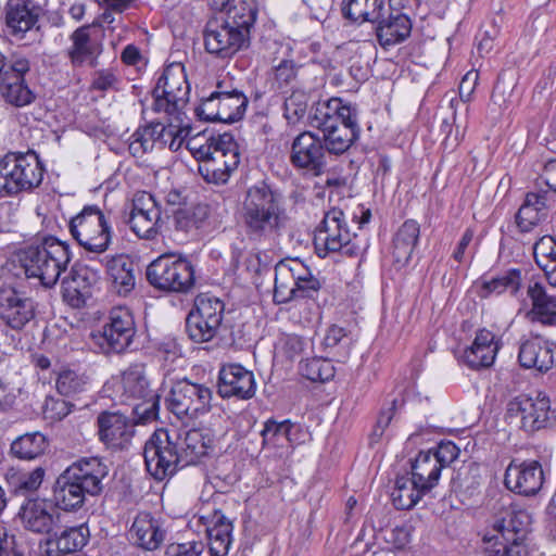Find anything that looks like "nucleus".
<instances>
[{"label":"nucleus","mask_w":556,"mask_h":556,"mask_svg":"<svg viewBox=\"0 0 556 556\" xmlns=\"http://www.w3.org/2000/svg\"><path fill=\"white\" fill-rule=\"evenodd\" d=\"M109 475V466L99 457H83L56 478L52 489L55 507L64 511H77L87 496H98L103 492V480Z\"/></svg>","instance_id":"obj_1"},{"label":"nucleus","mask_w":556,"mask_h":556,"mask_svg":"<svg viewBox=\"0 0 556 556\" xmlns=\"http://www.w3.org/2000/svg\"><path fill=\"white\" fill-rule=\"evenodd\" d=\"M309 125L323 132L325 147L330 154L345 153L361 135L357 111L339 98L318 101L308 114Z\"/></svg>","instance_id":"obj_2"},{"label":"nucleus","mask_w":556,"mask_h":556,"mask_svg":"<svg viewBox=\"0 0 556 556\" xmlns=\"http://www.w3.org/2000/svg\"><path fill=\"white\" fill-rule=\"evenodd\" d=\"M241 219L250 239L261 240L278 233L286 219L281 194L265 182L252 186L242 203Z\"/></svg>","instance_id":"obj_3"},{"label":"nucleus","mask_w":556,"mask_h":556,"mask_svg":"<svg viewBox=\"0 0 556 556\" xmlns=\"http://www.w3.org/2000/svg\"><path fill=\"white\" fill-rule=\"evenodd\" d=\"M16 257L27 278H37L45 288H52L67 268L72 255L66 242L49 236L37 244L21 249Z\"/></svg>","instance_id":"obj_4"},{"label":"nucleus","mask_w":556,"mask_h":556,"mask_svg":"<svg viewBox=\"0 0 556 556\" xmlns=\"http://www.w3.org/2000/svg\"><path fill=\"white\" fill-rule=\"evenodd\" d=\"M45 172V165L34 150L8 152L0 160V194L16 197L33 192L41 186Z\"/></svg>","instance_id":"obj_5"},{"label":"nucleus","mask_w":556,"mask_h":556,"mask_svg":"<svg viewBox=\"0 0 556 556\" xmlns=\"http://www.w3.org/2000/svg\"><path fill=\"white\" fill-rule=\"evenodd\" d=\"M530 525L531 517L526 510H506L493 525L496 534L484 536V553L488 556H528L526 542Z\"/></svg>","instance_id":"obj_6"},{"label":"nucleus","mask_w":556,"mask_h":556,"mask_svg":"<svg viewBox=\"0 0 556 556\" xmlns=\"http://www.w3.org/2000/svg\"><path fill=\"white\" fill-rule=\"evenodd\" d=\"M314 249L321 258L334 253L349 257L359 255L361 248L352 241L342 210L332 207L325 213L314 233Z\"/></svg>","instance_id":"obj_7"},{"label":"nucleus","mask_w":556,"mask_h":556,"mask_svg":"<svg viewBox=\"0 0 556 556\" xmlns=\"http://www.w3.org/2000/svg\"><path fill=\"white\" fill-rule=\"evenodd\" d=\"M70 232L85 251L104 253L112 242V227L97 205H86L70 220Z\"/></svg>","instance_id":"obj_8"},{"label":"nucleus","mask_w":556,"mask_h":556,"mask_svg":"<svg viewBox=\"0 0 556 556\" xmlns=\"http://www.w3.org/2000/svg\"><path fill=\"white\" fill-rule=\"evenodd\" d=\"M148 282L167 293H188L194 286V268L187 258L161 255L146 270Z\"/></svg>","instance_id":"obj_9"},{"label":"nucleus","mask_w":556,"mask_h":556,"mask_svg":"<svg viewBox=\"0 0 556 556\" xmlns=\"http://www.w3.org/2000/svg\"><path fill=\"white\" fill-rule=\"evenodd\" d=\"M189 92L190 87L184 66L168 65L152 90L153 110L164 112L175 121H181L182 110L189 101Z\"/></svg>","instance_id":"obj_10"},{"label":"nucleus","mask_w":556,"mask_h":556,"mask_svg":"<svg viewBox=\"0 0 556 556\" xmlns=\"http://www.w3.org/2000/svg\"><path fill=\"white\" fill-rule=\"evenodd\" d=\"M506 418H519L520 428L527 433H534L556 426V408L544 392L535 396L520 394L511 399L506 406Z\"/></svg>","instance_id":"obj_11"},{"label":"nucleus","mask_w":556,"mask_h":556,"mask_svg":"<svg viewBox=\"0 0 556 556\" xmlns=\"http://www.w3.org/2000/svg\"><path fill=\"white\" fill-rule=\"evenodd\" d=\"M143 457L147 471L156 481L173 477L180 468V456L175 437L167 429L155 430L144 444Z\"/></svg>","instance_id":"obj_12"},{"label":"nucleus","mask_w":556,"mask_h":556,"mask_svg":"<svg viewBox=\"0 0 556 556\" xmlns=\"http://www.w3.org/2000/svg\"><path fill=\"white\" fill-rule=\"evenodd\" d=\"M123 394L127 399L138 400L132 407V415L141 424L157 418L160 395L150 388L143 364H131L122 375Z\"/></svg>","instance_id":"obj_13"},{"label":"nucleus","mask_w":556,"mask_h":556,"mask_svg":"<svg viewBox=\"0 0 556 556\" xmlns=\"http://www.w3.org/2000/svg\"><path fill=\"white\" fill-rule=\"evenodd\" d=\"M212 399L213 392L208 387L182 379L172 387L166 406L178 419H193L211 409Z\"/></svg>","instance_id":"obj_14"},{"label":"nucleus","mask_w":556,"mask_h":556,"mask_svg":"<svg viewBox=\"0 0 556 556\" xmlns=\"http://www.w3.org/2000/svg\"><path fill=\"white\" fill-rule=\"evenodd\" d=\"M240 163L235 138L229 132L217 135V146L207 159L200 162L198 173L207 184L225 185Z\"/></svg>","instance_id":"obj_15"},{"label":"nucleus","mask_w":556,"mask_h":556,"mask_svg":"<svg viewBox=\"0 0 556 556\" xmlns=\"http://www.w3.org/2000/svg\"><path fill=\"white\" fill-rule=\"evenodd\" d=\"M136 331L131 312L126 307L118 306L110 311L108 321L99 333L92 337L103 354H121L131 345Z\"/></svg>","instance_id":"obj_16"},{"label":"nucleus","mask_w":556,"mask_h":556,"mask_svg":"<svg viewBox=\"0 0 556 556\" xmlns=\"http://www.w3.org/2000/svg\"><path fill=\"white\" fill-rule=\"evenodd\" d=\"M327 153L323 138L304 130L291 143L289 162L295 169L306 170L318 177L326 172Z\"/></svg>","instance_id":"obj_17"},{"label":"nucleus","mask_w":556,"mask_h":556,"mask_svg":"<svg viewBox=\"0 0 556 556\" xmlns=\"http://www.w3.org/2000/svg\"><path fill=\"white\" fill-rule=\"evenodd\" d=\"M205 50L222 59L233 56L250 46L251 38L223 18L210 20L203 31Z\"/></svg>","instance_id":"obj_18"},{"label":"nucleus","mask_w":556,"mask_h":556,"mask_svg":"<svg viewBox=\"0 0 556 556\" xmlns=\"http://www.w3.org/2000/svg\"><path fill=\"white\" fill-rule=\"evenodd\" d=\"M545 482L542 464L536 459L519 460L514 458L504 475V485L510 492L525 497L540 493Z\"/></svg>","instance_id":"obj_19"},{"label":"nucleus","mask_w":556,"mask_h":556,"mask_svg":"<svg viewBox=\"0 0 556 556\" xmlns=\"http://www.w3.org/2000/svg\"><path fill=\"white\" fill-rule=\"evenodd\" d=\"M137 424L140 422L135 416L130 418L118 410H103L97 417L99 440L112 451H124L135 437Z\"/></svg>","instance_id":"obj_20"},{"label":"nucleus","mask_w":556,"mask_h":556,"mask_svg":"<svg viewBox=\"0 0 556 556\" xmlns=\"http://www.w3.org/2000/svg\"><path fill=\"white\" fill-rule=\"evenodd\" d=\"M216 388L222 399L250 400L256 392L255 377L240 364H226L218 371Z\"/></svg>","instance_id":"obj_21"},{"label":"nucleus","mask_w":556,"mask_h":556,"mask_svg":"<svg viewBox=\"0 0 556 556\" xmlns=\"http://www.w3.org/2000/svg\"><path fill=\"white\" fill-rule=\"evenodd\" d=\"M161 207L151 193L142 192L132 200L127 223L140 239L152 240L159 235Z\"/></svg>","instance_id":"obj_22"},{"label":"nucleus","mask_w":556,"mask_h":556,"mask_svg":"<svg viewBox=\"0 0 556 556\" xmlns=\"http://www.w3.org/2000/svg\"><path fill=\"white\" fill-rule=\"evenodd\" d=\"M30 70L26 58H15L12 66L0 80V96L11 105L22 108L29 105L36 99V94L25 81V74Z\"/></svg>","instance_id":"obj_23"},{"label":"nucleus","mask_w":556,"mask_h":556,"mask_svg":"<svg viewBox=\"0 0 556 556\" xmlns=\"http://www.w3.org/2000/svg\"><path fill=\"white\" fill-rule=\"evenodd\" d=\"M36 316V304L31 298L15 289L0 292V320L9 328L20 331Z\"/></svg>","instance_id":"obj_24"},{"label":"nucleus","mask_w":556,"mask_h":556,"mask_svg":"<svg viewBox=\"0 0 556 556\" xmlns=\"http://www.w3.org/2000/svg\"><path fill=\"white\" fill-rule=\"evenodd\" d=\"M99 280V273L89 265L76 263L62 279L63 299L73 307H81L91 296V289Z\"/></svg>","instance_id":"obj_25"},{"label":"nucleus","mask_w":556,"mask_h":556,"mask_svg":"<svg viewBox=\"0 0 556 556\" xmlns=\"http://www.w3.org/2000/svg\"><path fill=\"white\" fill-rule=\"evenodd\" d=\"M518 362L526 369L547 372L556 364V343L540 336L530 338L520 344Z\"/></svg>","instance_id":"obj_26"},{"label":"nucleus","mask_w":556,"mask_h":556,"mask_svg":"<svg viewBox=\"0 0 556 556\" xmlns=\"http://www.w3.org/2000/svg\"><path fill=\"white\" fill-rule=\"evenodd\" d=\"M129 534L134 543L144 551H155L165 541L167 531L164 520L149 511H140L135 517Z\"/></svg>","instance_id":"obj_27"},{"label":"nucleus","mask_w":556,"mask_h":556,"mask_svg":"<svg viewBox=\"0 0 556 556\" xmlns=\"http://www.w3.org/2000/svg\"><path fill=\"white\" fill-rule=\"evenodd\" d=\"M498 350L496 336L482 328L477 331L472 344L465 349L462 362L473 370L489 368L494 364Z\"/></svg>","instance_id":"obj_28"},{"label":"nucleus","mask_w":556,"mask_h":556,"mask_svg":"<svg viewBox=\"0 0 556 556\" xmlns=\"http://www.w3.org/2000/svg\"><path fill=\"white\" fill-rule=\"evenodd\" d=\"M375 25V35L378 43L387 50L405 41L412 33V21L404 13H382Z\"/></svg>","instance_id":"obj_29"},{"label":"nucleus","mask_w":556,"mask_h":556,"mask_svg":"<svg viewBox=\"0 0 556 556\" xmlns=\"http://www.w3.org/2000/svg\"><path fill=\"white\" fill-rule=\"evenodd\" d=\"M105 271L118 295L125 296L135 289L137 264L130 255L122 253L105 257Z\"/></svg>","instance_id":"obj_30"},{"label":"nucleus","mask_w":556,"mask_h":556,"mask_svg":"<svg viewBox=\"0 0 556 556\" xmlns=\"http://www.w3.org/2000/svg\"><path fill=\"white\" fill-rule=\"evenodd\" d=\"M91 25L78 27L72 35V47L67 55L73 66H83L87 64L96 67L98 58L103 51L102 43L90 35Z\"/></svg>","instance_id":"obj_31"},{"label":"nucleus","mask_w":556,"mask_h":556,"mask_svg":"<svg viewBox=\"0 0 556 556\" xmlns=\"http://www.w3.org/2000/svg\"><path fill=\"white\" fill-rule=\"evenodd\" d=\"M89 529L86 525L68 527L45 542L46 556H60L80 551L88 542Z\"/></svg>","instance_id":"obj_32"},{"label":"nucleus","mask_w":556,"mask_h":556,"mask_svg":"<svg viewBox=\"0 0 556 556\" xmlns=\"http://www.w3.org/2000/svg\"><path fill=\"white\" fill-rule=\"evenodd\" d=\"M39 8L30 0H9L5 5V25L12 36L21 38L38 22Z\"/></svg>","instance_id":"obj_33"},{"label":"nucleus","mask_w":556,"mask_h":556,"mask_svg":"<svg viewBox=\"0 0 556 556\" xmlns=\"http://www.w3.org/2000/svg\"><path fill=\"white\" fill-rule=\"evenodd\" d=\"M170 432L172 435L175 437L180 463H182L184 467L195 464L207 455L211 448V441L205 439L201 430L190 429L184 433L178 431Z\"/></svg>","instance_id":"obj_34"},{"label":"nucleus","mask_w":556,"mask_h":556,"mask_svg":"<svg viewBox=\"0 0 556 556\" xmlns=\"http://www.w3.org/2000/svg\"><path fill=\"white\" fill-rule=\"evenodd\" d=\"M547 217L546 192H528L516 213L515 220L520 232L534 230Z\"/></svg>","instance_id":"obj_35"},{"label":"nucleus","mask_w":556,"mask_h":556,"mask_svg":"<svg viewBox=\"0 0 556 556\" xmlns=\"http://www.w3.org/2000/svg\"><path fill=\"white\" fill-rule=\"evenodd\" d=\"M18 517L23 527L35 533H50L54 523L51 508L43 500H28L22 505Z\"/></svg>","instance_id":"obj_36"},{"label":"nucleus","mask_w":556,"mask_h":556,"mask_svg":"<svg viewBox=\"0 0 556 556\" xmlns=\"http://www.w3.org/2000/svg\"><path fill=\"white\" fill-rule=\"evenodd\" d=\"M232 521L220 510H214L212 526L206 529L211 556L228 555L232 542Z\"/></svg>","instance_id":"obj_37"},{"label":"nucleus","mask_w":556,"mask_h":556,"mask_svg":"<svg viewBox=\"0 0 556 556\" xmlns=\"http://www.w3.org/2000/svg\"><path fill=\"white\" fill-rule=\"evenodd\" d=\"M384 0H342L341 14L352 23L375 24L382 13H387Z\"/></svg>","instance_id":"obj_38"},{"label":"nucleus","mask_w":556,"mask_h":556,"mask_svg":"<svg viewBox=\"0 0 556 556\" xmlns=\"http://www.w3.org/2000/svg\"><path fill=\"white\" fill-rule=\"evenodd\" d=\"M528 296L532 303L528 313L530 319L543 325L556 326V296L548 294L539 282L529 286Z\"/></svg>","instance_id":"obj_39"},{"label":"nucleus","mask_w":556,"mask_h":556,"mask_svg":"<svg viewBox=\"0 0 556 556\" xmlns=\"http://www.w3.org/2000/svg\"><path fill=\"white\" fill-rule=\"evenodd\" d=\"M419 236L420 225L418 222L407 219L402 224L393 238L392 255L396 264L405 265L408 263L418 243Z\"/></svg>","instance_id":"obj_40"},{"label":"nucleus","mask_w":556,"mask_h":556,"mask_svg":"<svg viewBox=\"0 0 556 556\" xmlns=\"http://www.w3.org/2000/svg\"><path fill=\"white\" fill-rule=\"evenodd\" d=\"M229 4L222 11H225L223 18L230 25L243 30L251 38V29L253 28L258 13L255 0H228Z\"/></svg>","instance_id":"obj_41"},{"label":"nucleus","mask_w":556,"mask_h":556,"mask_svg":"<svg viewBox=\"0 0 556 556\" xmlns=\"http://www.w3.org/2000/svg\"><path fill=\"white\" fill-rule=\"evenodd\" d=\"M48 447V438L40 431H33L14 439L10 446V454L20 460H34L41 457Z\"/></svg>","instance_id":"obj_42"},{"label":"nucleus","mask_w":556,"mask_h":556,"mask_svg":"<svg viewBox=\"0 0 556 556\" xmlns=\"http://www.w3.org/2000/svg\"><path fill=\"white\" fill-rule=\"evenodd\" d=\"M522 283V275L521 269L519 268H509L502 274L492 277L486 280L483 279L479 290L478 295L481 299H488L492 294L501 295L504 292H509L511 295H516Z\"/></svg>","instance_id":"obj_43"},{"label":"nucleus","mask_w":556,"mask_h":556,"mask_svg":"<svg viewBox=\"0 0 556 556\" xmlns=\"http://www.w3.org/2000/svg\"><path fill=\"white\" fill-rule=\"evenodd\" d=\"M442 469L438 460L432 457L431 452L420 451L418 455L410 460V475L419 484L421 490L430 492L439 482Z\"/></svg>","instance_id":"obj_44"},{"label":"nucleus","mask_w":556,"mask_h":556,"mask_svg":"<svg viewBox=\"0 0 556 556\" xmlns=\"http://www.w3.org/2000/svg\"><path fill=\"white\" fill-rule=\"evenodd\" d=\"M178 122V136L184 134L186 147L193 157L199 162L207 159L213 149H215V146H217V136H215L214 131L205 128L192 135V127L189 124L182 125V119Z\"/></svg>","instance_id":"obj_45"},{"label":"nucleus","mask_w":556,"mask_h":556,"mask_svg":"<svg viewBox=\"0 0 556 556\" xmlns=\"http://www.w3.org/2000/svg\"><path fill=\"white\" fill-rule=\"evenodd\" d=\"M218 90L222 123L232 124L240 119L245 114L249 99L239 89H224L223 84H216Z\"/></svg>","instance_id":"obj_46"},{"label":"nucleus","mask_w":556,"mask_h":556,"mask_svg":"<svg viewBox=\"0 0 556 556\" xmlns=\"http://www.w3.org/2000/svg\"><path fill=\"white\" fill-rule=\"evenodd\" d=\"M190 312L204 321L205 326H212L219 332L225 313V303L220 299L210 293H200Z\"/></svg>","instance_id":"obj_47"},{"label":"nucleus","mask_w":556,"mask_h":556,"mask_svg":"<svg viewBox=\"0 0 556 556\" xmlns=\"http://www.w3.org/2000/svg\"><path fill=\"white\" fill-rule=\"evenodd\" d=\"M167 128L163 123H151L144 127L138 128L134 135L132 140L129 143V152L140 157L148 151L154 148L156 142L166 144L165 139Z\"/></svg>","instance_id":"obj_48"},{"label":"nucleus","mask_w":556,"mask_h":556,"mask_svg":"<svg viewBox=\"0 0 556 556\" xmlns=\"http://www.w3.org/2000/svg\"><path fill=\"white\" fill-rule=\"evenodd\" d=\"M421 486L412 477H397L391 493L394 507L400 510L412 509L425 494L429 493L427 490H421Z\"/></svg>","instance_id":"obj_49"},{"label":"nucleus","mask_w":556,"mask_h":556,"mask_svg":"<svg viewBox=\"0 0 556 556\" xmlns=\"http://www.w3.org/2000/svg\"><path fill=\"white\" fill-rule=\"evenodd\" d=\"M89 377L73 369L61 370L55 380L56 391L66 397H72L87 390Z\"/></svg>","instance_id":"obj_50"},{"label":"nucleus","mask_w":556,"mask_h":556,"mask_svg":"<svg viewBox=\"0 0 556 556\" xmlns=\"http://www.w3.org/2000/svg\"><path fill=\"white\" fill-rule=\"evenodd\" d=\"M301 375L313 382H325L334 377V366L330 359L324 357L307 358L300 363Z\"/></svg>","instance_id":"obj_51"},{"label":"nucleus","mask_w":556,"mask_h":556,"mask_svg":"<svg viewBox=\"0 0 556 556\" xmlns=\"http://www.w3.org/2000/svg\"><path fill=\"white\" fill-rule=\"evenodd\" d=\"M308 94L302 90H293L283 102V117L288 125L299 124L306 115Z\"/></svg>","instance_id":"obj_52"},{"label":"nucleus","mask_w":556,"mask_h":556,"mask_svg":"<svg viewBox=\"0 0 556 556\" xmlns=\"http://www.w3.org/2000/svg\"><path fill=\"white\" fill-rule=\"evenodd\" d=\"M207 216V207L198 205L193 210L179 208L174 213V226L176 230L189 232L199 229Z\"/></svg>","instance_id":"obj_53"},{"label":"nucleus","mask_w":556,"mask_h":556,"mask_svg":"<svg viewBox=\"0 0 556 556\" xmlns=\"http://www.w3.org/2000/svg\"><path fill=\"white\" fill-rule=\"evenodd\" d=\"M296 299L295 282L288 277L283 266H275L274 301L286 304Z\"/></svg>","instance_id":"obj_54"},{"label":"nucleus","mask_w":556,"mask_h":556,"mask_svg":"<svg viewBox=\"0 0 556 556\" xmlns=\"http://www.w3.org/2000/svg\"><path fill=\"white\" fill-rule=\"evenodd\" d=\"M301 431L300 425L292 424L290 420H283L277 422L276 420L269 419L265 422L262 431L264 443L273 440L276 437H283L290 443L298 442L295 437Z\"/></svg>","instance_id":"obj_55"},{"label":"nucleus","mask_w":556,"mask_h":556,"mask_svg":"<svg viewBox=\"0 0 556 556\" xmlns=\"http://www.w3.org/2000/svg\"><path fill=\"white\" fill-rule=\"evenodd\" d=\"M185 328L188 338L194 343L210 342L218 334V331L212 326H205V323L191 312L186 317Z\"/></svg>","instance_id":"obj_56"},{"label":"nucleus","mask_w":556,"mask_h":556,"mask_svg":"<svg viewBox=\"0 0 556 556\" xmlns=\"http://www.w3.org/2000/svg\"><path fill=\"white\" fill-rule=\"evenodd\" d=\"M326 349L333 351V354L341 358L349 356L351 339L348 337L345 329L339 326H331L324 339Z\"/></svg>","instance_id":"obj_57"},{"label":"nucleus","mask_w":556,"mask_h":556,"mask_svg":"<svg viewBox=\"0 0 556 556\" xmlns=\"http://www.w3.org/2000/svg\"><path fill=\"white\" fill-rule=\"evenodd\" d=\"M199 119L204 122H222V111L218 90L213 91L210 97L203 99L195 109Z\"/></svg>","instance_id":"obj_58"},{"label":"nucleus","mask_w":556,"mask_h":556,"mask_svg":"<svg viewBox=\"0 0 556 556\" xmlns=\"http://www.w3.org/2000/svg\"><path fill=\"white\" fill-rule=\"evenodd\" d=\"M438 460L441 469L448 467L459 455L458 446L452 441H442L437 447L428 450Z\"/></svg>","instance_id":"obj_59"},{"label":"nucleus","mask_w":556,"mask_h":556,"mask_svg":"<svg viewBox=\"0 0 556 556\" xmlns=\"http://www.w3.org/2000/svg\"><path fill=\"white\" fill-rule=\"evenodd\" d=\"M75 405L63 399L48 396L45 401L43 413L49 414L51 419L61 420L72 413Z\"/></svg>","instance_id":"obj_60"},{"label":"nucleus","mask_w":556,"mask_h":556,"mask_svg":"<svg viewBox=\"0 0 556 556\" xmlns=\"http://www.w3.org/2000/svg\"><path fill=\"white\" fill-rule=\"evenodd\" d=\"M46 469L41 466L36 467L30 472L23 475L20 478L18 484H17V491L20 492H35L37 491L45 478Z\"/></svg>","instance_id":"obj_61"},{"label":"nucleus","mask_w":556,"mask_h":556,"mask_svg":"<svg viewBox=\"0 0 556 556\" xmlns=\"http://www.w3.org/2000/svg\"><path fill=\"white\" fill-rule=\"evenodd\" d=\"M277 265L283 266L288 277L293 279L294 282L303 281V278L313 275L309 268L299 258H285L279 261Z\"/></svg>","instance_id":"obj_62"},{"label":"nucleus","mask_w":556,"mask_h":556,"mask_svg":"<svg viewBox=\"0 0 556 556\" xmlns=\"http://www.w3.org/2000/svg\"><path fill=\"white\" fill-rule=\"evenodd\" d=\"M534 260H556V240L551 236L540 238L533 247Z\"/></svg>","instance_id":"obj_63"},{"label":"nucleus","mask_w":556,"mask_h":556,"mask_svg":"<svg viewBox=\"0 0 556 556\" xmlns=\"http://www.w3.org/2000/svg\"><path fill=\"white\" fill-rule=\"evenodd\" d=\"M203 545L199 542L170 544L167 546L166 556H201Z\"/></svg>","instance_id":"obj_64"}]
</instances>
